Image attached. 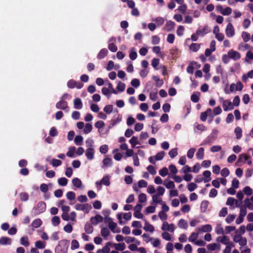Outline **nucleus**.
Returning <instances> with one entry per match:
<instances>
[{
    "instance_id": "43",
    "label": "nucleus",
    "mask_w": 253,
    "mask_h": 253,
    "mask_svg": "<svg viewBox=\"0 0 253 253\" xmlns=\"http://www.w3.org/2000/svg\"><path fill=\"white\" fill-rule=\"evenodd\" d=\"M242 37L244 42H247L250 40V34L246 32H243Z\"/></svg>"
},
{
    "instance_id": "23",
    "label": "nucleus",
    "mask_w": 253,
    "mask_h": 253,
    "mask_svg": "<svg viewBox=\"0 0 253 253\" xmlns=\"http://www.w3.org/2000/svg\"><path fill=\"white\" fill-rule=\"evenodd\" d=\"M42 224V221L40 218L35 219L31 224V226L34 228L39 227Z\"/></svg>"
},
{
    "instance_id": "5",
    "label": "nucleus",
    "mask_w": 253,
    "mask_h": 253,
    "mask_svg": "<svg viewBox=\"0 0 253 253\" xmlns=\"http://www.w3.org/2000/svg\"><path fill=\"white\" fill-rule=\"evenodd\" d=\"M75 208L77 211H85V213H87L92 209V207L88 203L84 204H77L75 205Z\"/></svg>"
},
{
    "instance_id": "11",
    "label": "nucleus",
    "mask_w": 253,
    "mask_h": 253,
    "mask_svg": "<svg viewBox=\"0 0 253 253\" xmlns=\"http://www.w3.org/2000/svg\"><path fill=\"white\" fill-rule=\"evenodd\" d=\"M56 107L58 109L65 110L68 108V103L66 101L61 99L56 103Z\"/></svg>"
},
{
    "instance_id": "50",
    "label": "nucleus",
    "mask_w": 253,
    "mask_h": 253,
    "mask_svg": "<svg viewBox=\"0 0 253 253\" xmlns=\"http://www.w3.org/2000/svg\"><path fill=\"white\" fill-rule=\"evenodd\" d=\"M159 196H158V195H154L152 196V200L153 202L156 204H163L164 202L162 201V199L161 198H159Z\"/></svg>"
},
{
    "instance_id": "2",
    "label": "nucleus",
    "mask_w": 253,
    "mask_h": 253,
    "mask_svg": "<svg viewBox=\"0 0 253 253\" xmlns=\"http://www.w3.org/2000/svg\"><path fill=\"white\" fill-rule=\"evenodd\" d=\"M46 204L43 202H40L34 207L33 212L35 215L43 212L46 209Z\"/></svg>"
},
{
    "instance_id": "22",
    "label": "nucleus",
    "mask_w": 253,
    "mask_h": 253,
    "mask_svg": "<svg viewBox=\"0 0 253 253\" xmlns=\"http://www.w3.org/2000/svg\"><path fill=\"white\" fill-rule=\"evenodd\" d=\"M72 183L74 186L78 188H80L82 184V181L78 177H75L72 179Z\"/></svg>"
},
{
    "instance_id": "39",
    "label": "nucleus",
    "mask_w": 253,
    "mask_h": 253,
    "mask_svg": "<svg viewBox=\"0 0 253 253\" xmlns=\"http://www.w3.org/2000/svg\"><path fill=\"white\" fill-rule=\"evenodd\" d=\"M51 222L53 226H56L58 225L60 222L59 217L57 216H53L51 219Z\"/></svg>"
},
{
    "instance_id": "35",
    "label": "nucleus",
    "mask_w": 253,
    "mask_h": 253,
    "mask_svg": "<svg viewBox=\"0 0 253 253\" xmlns=\"http://www.w3.org/2000/svg\"><path fill=\"white\" fill-rule=\"evenodd\" d=\"M198 237V233L197 232H193L191 233L190 236L188 238V240L191 242H195L196 240Z\"/></svg>"
},
{
    "instance_id": "53",
    "label": "nucleus",
    "mask_w": 253,
    "mask_h": 253,
    "mask_svg": "<svg viewBox=\"0 0 253 253\" xmlns=\"http://www.w3.org/2000/svg\"><path fill=\"white\" fill-rule=\"evenodd\" d=\"M20 200L22 201H27L29 199V195L27 193L22 192L20 194Z\"/></svg>"
},
{
    "instance_id": "51",
    "label": "nucleus",
    "mask_w": 253,
    "mask_h": 253,
    "mask_svg": "<svg viewBox=\"0 0 253 253\" xmlns=\"http://www.w3.org/2000/svg\"><path fill=\"white\" fill-rule=\"evenodd\" d=\"M165 153L163 151L158 153L156 154V155L155 156V160H157V161L162 160L163 159V158L165 156Z\"/></svg>"
},
{
    "instance_id": "18",
    "label": "nucleus",
    "mask_w": 253,
    "mask_h": 253,
    "mask_svg": "<svg viewBox=\"0 0 253 253\" xmlns=\"http://www.w3.org/2000/svg\"><path fill=\"white\" fill-rule=\"evenodd\" d=\"M177 225L181 229H187L188 228L187 222L183 219H180L179 220Z\"/></svg>"
},
{
    "instance_id": "41",
    "label": "nucleus",
    "mask_w": 253,
    "mask_h": 253,
    "mask_svg": "<svg viewBox=\"0 0 253 253\" xmlns=\"http://www.w3.org/2000/svg\"><path fill=\"white\" fill-rule=\"evenodd\" d=\"M68 179L65 177H61L58 180V184L62 186H66L68 183Z\"/></svg>"
},
{
    "instance_id": "13",
    "label": "nucleus",
    "mask_w": 253,
    "mask_h": 253,
    "mask_svg": "<svg viewBox=\"0 0 253 253\" xmlns=\"http://www.w3.org/2000/svg\"><path fill=\"white\" fill-rule=\"evenodd\" d=\"M175 25V23L172 21H167L164 27V29L167 31L169 32L174 28Z\"/></svg>"
},
{
    "instance_id": "14",
    "label": "nucleus",
    "mask_w": 253,
    "mask_h": 253,
    "mask_svg": "<svg viewBox=\"0 0 253 253\" xmlns=\"http://www.w3.org/2000/svg\"><path fill=\"white\" fill-rule=\"evenodd\" d=\"M108 53V51L106 48H102L98 53L97 58L100 60L103 59L105 56H107Z\"/></svg>"
},
{
    "instance_id": "7",
    "label": "nucleus",
    "mask_w": 253,
    "mask_h": 253,
    "mask_svg": "<svg viewBox=\"0 0 253 253\" xmlns=\"http://www.w3.org/2000/svg\"><path fill=\"white\" fill-rule=\"evenodd\" d=\"M228 53L230 58L232 59L234 61L239 59L241 58L240 53L233 49L230 50Z\"/></svg>"
},
{
    "instance_id": "12",
    "label": "nucleus",
    "mask_w": 253,
    "mask_h": 253,
    "mask_svg": "<svg viewBox=\"0 0 253 253\" xmlns=\"http://www.w3.org/2000/svg\"><path fill=\"white\" fill-rule=\"evenodd\" d=\"M143 220L145 221V225L143 228L144 230L146 231L153 232L155 230L154 227L150 224L145 219H143Z\"/></svg>"
},
{
    "instance_id": "40",
    "label": "nucleus",
    "mask_w": 253,
    "mask_h": 253,
    "mask_svg": "<svg viewBox=\"0 0 253 253\" xmlns=\"http://www.w3.org/2000/svg\"><path fill=\"white\" fill-rule=\"evenodd\" d=\"M111 245V243L110 242H107L106 244V245L102 249H101L102 253H109L110 251L109 246Z\"/></svg>"
},
{
    "instance_id": "29",
    "label": "nucleus",
    "mask_w": 253,
    "mask_h": 253,
    "mask_svg": "<svg viewBox=\"0 0 253 253\" xmlns=\"http://www.w3.org/2000/svg\"><path fill=\"white\" fill-rule=\"evenodd\" d=\"M203 174L205 177V178L204 179L205 182H208L211 180V178L210 177L211 175V172L210 171L206 170V171H204Z\"/></svg>"
},
{
    "instance_id": "47",
    "label": "nucleus",
    "mask_w": 253,
    "mask_h": 253,
    "mask_svg": "<svg viewBox=\"0 0 253 253\" xmlns=\"http://www.w3.org/2000/svg\"><path fill=\"white\" fill-rule=\"evenodd\" d=\"M125 88H126V85L125 84V83H122L121 82H119L118 84H117V89L118 90V91H124L125 89Z\"/></svg>"
},
{
    "instance_id": "24",
    "label": "nucleus",
    "mask_w": 253,
    "mask_h": 253,
    "mask_svg": "<svg viewBox=\"0 0 253 253\" xmlns=\"http://www.w3.org/2000/svg\"><path fill=\"white\" fill-rule=\"evenodd\" d=\"M201 45L199 43H192L189 46V49L193 52H197L200 48Z\"/></svg>"
},
{
    "instance_id": "38",
    "label": "nucleus",
    "mask_w": 253,
    "mask_h": 253,
    "mask_svg": "<svg viewBox=\"0 0 253 253\" xmlns=\"http://www.w3.org/2000/svg\"><path fill=\"white\" fill-rule=\"evenodd\" d=\"M83 141V137L81 135H77L74 140V142L77 145H82Z\"/></svg>"
},
{
    "instance_id": "1",
    "label": "nucleus",
    "mask_w": 253,
    "mask_h": 253,
    "mask_svg": "<svg viewBox=\"0 0 253 253\" xmlns=\"http://www.w3.org/2000/svg\"><path fill=\"white\" fill-rule=\"evenodd\" d=\"M68 250L67 241L61 240L55 249V253H67Z\"/></svg>"
},
{
    "instance_id": "9",
    "label": "nucleus",
    "mask_w": 253,
    "mask_h": 253,
    "mask_svg": "<svg viewBox=\"0 0 253 253\" xmlns=\"http://www.w3.org/2000/svg\"><path fill=\"white\" fill-rule=\"evenodd\" d=\"M90 221L91 224L96 225L99 222H102L103 221V218L101 215L96 214L95 216L91 217Z\"/></svg>"
},
{
    "instance_id": "61",
    "label": "nucleus",
    "mask_w": 253,
    "mask_h": 253,
    "mask_svg": "<svg viewBox=\"0 0 253 253\" xmlns=\"http://www.w3.org/2000/svg\"><path fill=\"white\" fill-rule=\"evenodd\" d=\"M237 243H238L241 247L245 246L247 244V239L246 237H243L242 236L240 239L239 241H238Z\"/></svg>"
},
{
    "instance_id": "31",
    "label": "nucleus",
    "mask_w": 253,
    "mask_h": 253,
    "mask_svg": "<svg viewBox=\"0 0 253 253\" xmlns=\"http://www.w3.org/2000/svg\"><path fill=\"white\" fill-rule=\"evenodd\" d=\"M236 134V138L237 139H240L242 136V130L240 127H236L234 130Z\"/></svg>"
},
{
    "instance_id": "59",
    "label": "nucleus",
    "mask_w": 253,
    "mask_h": 253,
    "mask_svg": "<svg viewBox=\"0 0 253 253\" xmlns=\"http://www.w3.org/2000/svg\"><path fill=\"white\" fill-rule=\"evenodd\" d=\"M159 62L160 60L159 59L154 58L152 60L151 65L156 70H157V66H158Z\"/></svg>"
},
{
    "instance_id": "6",
    "label": "nucleus",
    "mask_w": 253,
    "mask_h": 253,
    "mask_svg": "<svg viewBox=\"0 0 253 253\" xmlns=\"http://www.w3.org/2000/svg\"><path fill=\"white\" fill-rule=\"evenodd\" d=\"M225 32L226 36L229 38L232 37L235 35L234 29L231 23L227 24Z\"/></svg>"
},
{
    "instance_id": "62",
    "label": "nucleus",
    "mask_w": 253,
    "mask_h": 253,
    "mask_svg": "<svg viewBox=\"0 0 253 253\" xmlns=\"http://www.w3.org/2000/svg\"><path fill=\"white\" fill-rule=\"evenodd\" d=\"M196 151V149L194 148H190L187 152V157L190 159H192L194 157V155L195 152Z\"/></svg>"
},
{
    "instance_id": "42",
    "label": "nucleus",
    "mask_w": 253,
    "mask_h": 253,
    "mask_svg": "<svg viewBox=\"0 0 253 253\" xmlns=\"http://www.w3.org/2000/svg\"><path fill=\"white\" fill-rule=\"evenodd\" d=\"M75 151V147H71L69 149V151L67 152L66 155L70 158H73L74 157V153Z\"/></svg>"
},
{
    "instance_id": "60",
    "label": "nucleus",
    "mask_w": 253,
    "mask_h": 253,
    "mask_svg": "<svg viewBox=\"0 0 253 253\" xmlns=\"http://www.w3.org/2000/svg\"><path fill=\"white\" fill-rule=\"evenodd\" d=\"M168 169L166 167H164L159 170V174L163 177L166 176L168 174Z\"/></svg>"
},
{
    "instance_id": "25",
    "label": "nucleus",
    "mask_w": 253,
    "mask_h": 253,
    "mask_svg": "<svg viewBox=\"0 0 253 253\" xmlns=\"http://www.w3.org/2000/svg\"><path fill=\"white\" fill-rule=\"evenodd\" d=\"M204 157V149L203 147H200L197 153H196V157L199 160H202Z\"/></svg>"
},
{
    "instance_id": "21",
    "label": "nucleus",
    "mask_w": 253,
    "mask_h": 253,
    "mask_svg": "<svg viewBox=\"0 0 253 253\" xmlns=\"http://www.w3.org/2000/svg\"><path fill=\"white\" fill-rule=\"evenodd\" d=\"M84 231L86 233L90 234L93 231V227L91 224L88 222L86 223L84 226Z\"/></svg>"
},
{
    "instance_id": "46",
    "label": "nucleus",
    "mask_w": 253,
    "mask_h": 253,
    "mask_svg": "<svg viewBox=\"0 0 253 253\" xmlns=\"http://www.w3.org/2000/svg\"><path fill=\"white\" fill-rule=\"evenodd\" d=\"M129 143L131 144L132 147H134L136 144H139L138 138L136 136H132L129 140Z\"/></svg>"
},
{
    "instance_id": "44",
    "label": "nucleus",
    "mask_w": 253,
    "mask_h": 253,
    "mask_svg": "<svg viewBox=\"0 0 253 253\" xmlns=\"http://www.w3.org/2000/svg\"><path fill=\"white\" fill-rule=\"evenodd\" d=\"M155 22H156L157 26L159 27L164 23L165 20L162 17H158L155 19Z\"/></svg>"
},
{
    "instance_id": "28",
    "label": "nucleus",
    "mask_w": 253,
    "mask_h": 253,
    "mask_svg": "<svg viewBox=\"0 0 253 253\" xmlns=\"http://www.w3.org/2000/svg\"><path fill=\"white\" fill-rule=\"evenodd\" d=\"M101 184L106 186H109L110 185V176L108 175L104 176L101 180Z\"/></svg>"
},
{
    "instance_id": "17",
    "label": "nucleus",
    "mask_w": 253,
    "mask_h": 253,
    "mask_svg": "<svg viewBox=\"0 0 253 253\" xmlns=\"http://www.w3.org/2000/svg\"><path fill=\"white\" fill-rule=\"evenodd\" d=\"M11 240L7 237H2L0 238V244L1 245H10Z\"/></svg>"
},
{
    "instance_id": "3",
    "label": "nucleus",
    "mask_w": 253,
    "mask_h": 253,
    "mask_svg": "<svg viewBox=\"0 0 253 253\" xmlns=\"http://www.w3.org/2000/svg\"><path fill=\"white\" fill-rule=\"evenodd\" d=\"M86 144L89 146H90V147L88 148L85 151V156L87 158V159L89 160H92L94 159V150L92 147V140H90V142L89 141V140H87L86 141Z\"/></svg>"
},
{
    "instance_id": "4",
    "label": "nucleus",
    "mask_w": 253,
    "mask_h": 253,
    "mask_svg": "<svg viewBox=\"0 0 253 253\" xmlns=\"http://www.w3.org/2000/svg\"><path fill=\"white\" fill-rule=\"evenodd\" d=\"M67 85L69 88H74L76 87L78 89H81L83 87L84 84L81 82H77L71 79L68 81Z\"/></svg>"
},
{
    "instance_id": "49",
    "label": "nucleus",
    "mask_w": 253,
    "mask_h": 253,
    "mask_svg": "<svg viewBox=\"0 0 253 253\" xmlns=\"http://www.w3.org/2000/svg\"><path fill=\"white\" fill-rule=\"evenodd\" d=\"M158 90L156 89L150 93V98L153 101H156L157 98Z\"/></svg>"
},
{
    "instance_id": "58",
    "label": "nucleus",
    "mask_w": 253,
    "mask_h": 253,
    "mask_svg": "<svg viewBox=\"0 0 253 253\" xmlns=\"http://www.w3.org/2000/svg\"><path fill=\"white\" fill-rule=\"evenodd\" d=\"M51 164L53 167H56L60 166L62 164V162L59 160L53 159L52 160Z\"/></svg>"
},
{
    "instance_id": "27",
    "label": "nucleus",
    "mask_w": 253,
    "mask_h": 253,
    "mask_svg": "<svg viewBox=\"0 0 253 253\" xmlns=\"http://www.w3.org/2000/svg\"><path fill=\"white\" fill-rule=\"evenodd\" d=\"M103 167H110L113 165L112 160L110 158H106L103 160Z\"/></svg>"
},
{
    "instance_id": "37",
    "label": "nucleus",
    "mask_w": 253,
    "mask_h": 253,
    "mask_svg": "<svg viewBox=\"0 0 253 253\" xmlns=\"http://www.w3.org/2000/svg\"><path fill=\"white\" fill-rule=\"evenodd\" d=\"M92 129V126L91 124L87 123L85 125L84 132L85 134H88L91 131Z\"/></svg>"
},
{
    "instance_id": "32",
    "label": "nucleus",
    "mask_w": 253,
    "mask_h": 253,
    "mask_svg": "<svg viewBox=\"0 0 253 253\" xmlns=\"http://www.w3.org/2000/svg\"><path fill=\"white\" fill-rule=\"evenodd\" d=\"M101 235L104 238L108 237L110 234V231L107 227H103L101 229Z\"/></svg>"
},
{
    "instance_id": "19",
    "label": "nucleus",
    "mask_w": 253,
    "mask_h": 253,
    "mask_svg": "<svg viewBox=\"0 0 253 253\" xmlns=\"http://www.w3.org/2000/svg\"><path fill=\"white\" fill-rule=\"evenodd\" d=\"M117 226V224L116 223L111 221V222L109 223L108 224V227L109 229L111 230V231L113 233H119L120 232V229H119L117 230H115Z\"/></svg>"
},
{
    "instance_id": "26",
    "label": "nucleus",
    "mask_w": 253,
    "mask_h": 253,
    "mask_svg": "<svg viewBox=\"0 0 253 253\" xmlns=\"http://www.w3.org/2000/svg\"><path fill=\"white\" fill-rule=\"evenodd\" d=\"M209 32L208 29L207 27H204L203 29H198L196 31V35L198 36H204L205 34Z\"/></svg>"
},
{
    "instance_id": "30",
    "label": "nucleus",
    "mask_w": 253,
    "mask_h": 253,
    "mask_svg": "<svg viewBox=\"0 0 253 253\" xmlns=\"http://www.w3.org/2000/svg\"><path fill=\"white\" fill-rule=\"evenodd\" d=\"M114 246L116 250L123 251L126 248V245L124 243L114 244Z\"/></svg>"
},
{
    "instance_id": "8",
    "label": "nucleus",
    "mask_w": 253,
    "mask_h": 253,
    "mask_svg": "<svg viewBox=\"0 0 253 253\" xmlns=\"http://www.w3.org/2000/svg\"><path fill=\"white\" fill-rule=\"evenodd\" d=\"M222 106L225 111L232 110L234 108L233 103L229 100H223Z\"/></svg>"
},
{
    "instance_id": "20",
    "label": "nucleus",
    "mask_w": 253,
    "mask_h": 253,
    "mask_svg": "<svg viewBox=\"0 0 253 253\" xmlns=\"http://www.w3.org/2000/svg\"><path fill=\"white\" fill-rule=\"evenodd\" d=\"M152 79L156 82L155 85L156 87H160L163 85V80L162 79H160L158 76H153Z\"/></svg>"
},
{
    "instance_id": "64",
    "label": "nucleus",
    "mask_w": 253,
    "mask_h": 253,
    "mask_svg": "<svg viewBox=\"0 0 253 253\" xmlns=\"http://www.w3.org/2000/svg\"><path fill=\"white\" fill-rule=\"evenodd\" d=\"M131 84L133 87L137 88L140 85V82L137 79H133L131 81Z\"/></svg>"
},
{
    "instance_id": "57",
    "label": "nucleus",
    "mask_w": 253,
    "mask_h": 253,
    "mask_svg": "<svg viewBox=\"0 0 253 253\" xmlns=\"http://www.w3.org/2000/svg\"><path fill=\"white\" fill-rule=\"evenodd\" d=\"M244 192L246 195L250 196L253 194V191L249 186H246L244 188Z\"/></svg>"
},
{
    "instance_id": "56",
    "label": "nucleus",
    "mask_w": 253,
    "mask_h": 253,
    "mask_svg": "<svg viewBox=\"0 0 253 253\" xmlns=\"http://www.w3.org/2000/svg\"><path fill=\"white\" fill-rule=\"evenodd\" d=\"M67 198L70 200L72 201L75 199V193L72 191H69L66 194Z\"/></svg>"
},
{
    "instance_id": "48",
    "label": "nucleus",
    "mask_w": 253,
    "mask_h": 253,
    "mask_svg": "<svg viewBox=\"0 0 253 253\" xmlns=\"http://www.w3.org/2000/svg\"><path fill=\"white\" fill-rule=\"evenodd\" d=\"M147 200L146 195L144 193H141L138 196V201L140 203H144Z\"/></svg>"
},
{
    "instance_id": "33",
    "label": "nucleus",
    "mask_w": 253,
    "mask_h": 253,
    "mask_svg": "<svg viewBox=\"0 0 253 253\" xmlns=\"http://www.w3.org/2000/svg\"><path fill=\"white\" fill-rule=\"evenodd\" d=\"M197 64V62L195 61L192 62L187 67V72L190 74H193L194 72V68L193 66V65H195Z\"/></svg>"
},
{
    "instance_id": "10",
    "label": "nucleus",
    "mask_w": 253,
    "mask_h": 253,
    "mask_svg": "<svg viewBox=\"0 0 253 253\" xmlns=\"http://www.w3.org/2000/svg\"><path fill=\"white\" fill-rule=\"evenodd\" d=\"M162 229L164 231H169L171 232H173L174 230V225L173 224H169L167 221H164Z\"/></svg>"
},
{
    "instance_id": "54",
    "label": "nucleus",
    "mask_w": 253,
    "mask_h": 253,
    "mask_svg": "<svg viewBox=\"0 0 253 253\" xmlns=\"http://www.w3.org/2000/svg\"><path fill=\"white\" fill-rule=\"evenodd\" d=\"M108 151V146L107 145H102L100 147L99 151L101 153L105 154L107 153Z\"/></svg>"
},
{
    "instance_id": "55",
    "label": "nucleus",
    "mask_w": 253,
    "mask_h": 253,
    "mask_svg": "<svg viewBox=\"0 0 253 253\" xmlns=\"http://www.w3.org/2000/svg\"><path fill=\"white\" fill-rule=\"evenodd\" d=\"M236 89V84L234 83L231 84L230 85L229 91L227 89H224V92L226 94H229L230 92H234Z\"/></svg>"
},
{
    "instance_id": "36",
    "label": "nucleus",
    "mask_w": 253,
    "mask_h": 253,
    "mask_svg": "<svg viewBox=\"0 0 253 253\" xmlns=\"http://www.w3.org/2000/svg\"><path fill=\"white\" fill-rule=\"evenodd\" d=\"M209 204V201L207 200H204L202 202L201 204V210L202 211L204 212L206 211L208 207Z\"/></svg>"
},
{
    "instance_id": "52",
    "label": "nucleus",
    "mask_w": 253,
    "mask_h": 253,
    "mask_svg": "<svg viewBox=\"0 0 253 253\" xmlns=\"http://www.w3.org/2000/svg\"><path fill=\"white\" fill-rule=\"evenodd\" d=\"M80 247L78 241L76 240H73L71 242V249L72 250L78 249Z\"/></svg>"
},
{
    "instance_id": "16",
    "label": "nucleus",
    "mask_w": 253,
    "mask_h": 253,
    "mask_svg": "<svg viewBox=\"0 0 253 253\" xmlns=\"http://www.w3.org/2000/svg\"><path fill=\"white\" fill-rule=\"evenodd\" d=\"M198 230L199 232H210L212 230V227L210 224H206L199 228Z\"/></svg>"
},
{
    "instance_id": "45",
    "label": "nucleus",
    "mask_w": 253,
    "mask_h": 253,
    "mask_svg": "<svg viewBox=\"0 0 253 253\" xmlns=\"http://www.w3.org/2000/svg\"><path fill=\"white\" fill-rule=\"evenodd\" d=\"M169 155L171 158H175L178 155L177 148L171 149L169 152Z\"/></svg>"
},
{
    "instance_id": "34",
    "label": "nucleus",
    "mask_w": 253,
    "mask_h": 253,
    "mask_svg": "<svg viewBox=\"0 0 253 253\" xmlns=\"http://www.w3.org/2000/svg\"><path fill=\"white\" fill-rule=\"evenodd\" d=\"M20 243L25 247H28L29 245L28 237L24 236L21 238Z\"/></svg>"
},
{
    "instance_id": "63",
    "label": "nucleus",
    "mask_w": 253,
    "mask_h": 253,
    "mask_svg": "<svg viewBox=\"0 0 253 253\" xmlns=\"http://www.w3.org/2000/svg\"><path fill=\"white\" fill-rule=\"evenodd\" d=\"M113 111V105H108L104 108V111L108 114H110Z\"/></svg>"
},
{
    "instance_id": "15",
    "label": "nucleus",
    "mask_w": 253,
    "mask_h": 253,
    "mask_svg": "<svg viewBox=\"0 0 253 253\" xmlns=\"http://www.w3.org/2000/svg\"><path fill=\"white\" fill-rule=\"evenodd\" d=\"M74 108L77 109H81L83 107V103L80 98H76L74 100Z\"/></svg>"
}]
</instances>
